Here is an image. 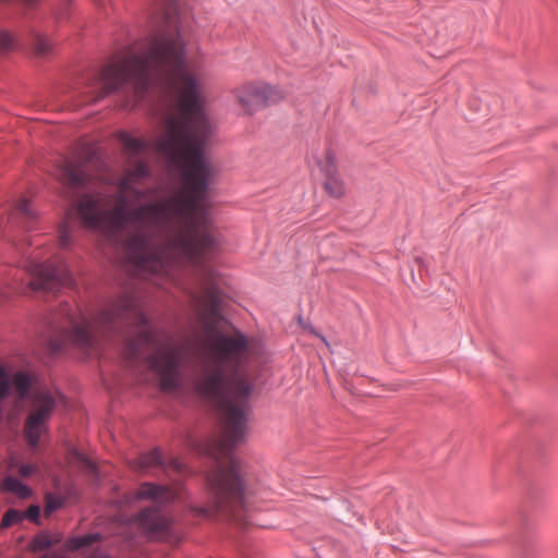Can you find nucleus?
Segmentation results:
<instances>
[{"instance_id":"f257e3e1","label":"nucleus","mask_w":558,"mask_h":558,"mask_svg":"<svg viewBox=\"0 0 558 558\" xmlns=\"http://www.w3.org/2000/svg\"><path fill=\"white\" fill-rule=\"evenodd\" d=\"M167 24V29H158L143 40L137 52H129L104 68L101 92L95 100L129 87L136 102L154 85L169 86L172 112L165 118L156 150L182 170L183 187L168 198L131 208L126 192L138 197L147 195L133 187L149 174L147 165L141 161L118 180L113 208L101 209L99 199L85 194L76 204V211L85 227L105 233L133 226L136 232L126 242L130 259L143 270L170 276L181 264L202 266L219 248L221 240L206 229L204 204L211 167L204 149L210 122L202 83L186 65L185 44L177 21Z\"/></svg>"},{"instance_id":"f03ea898","label":"nucleus","mask_w":558,"mask_h":558,"mask_svg":"<svg viewBox=\"0 0 558 558\" xmlns=\"http://www.w3.org/2000/svg\"><path fill=\"white\" fill-rule=\"evenodd\" d=\"M205 349L211 372L201 377L195 388L217 404L221 421V435L206 448L215 460V469L207 476L208 492L216 510L238 518L241 510L247 509L248 497L257 492L250 466L232 453L245 437L251 409L253 387L239 374L250 356L248 341L242 332L219 333L207 339Z\"/></svg>"},{"instance_id":"7ed1b4c3","label":"nucleus","mask_w":558,"mask_h":558,"mask_svg":"<svg viewBox=\"0 0 558 558\" xmlns=\"http://www.w3.org/2000/svg\"><path fill=\"white\" fill-rule=\"evenodd\" d=\"M65 316L68 328L62 329L59 339L51 340L53 351L68 348L90 354L97 345L99 333L106 331H121L124 327H135L137 336L130 342L131 352L135 353L143 344L154 342L156 331L141 311L138 300L130 293H124L116 301L108 303L94 322L82 318L76 320V313H71L69 304L61 307Z\"/></svg>"},{"instance_id":"20e7f679","label":"nucleus","mask_w":558,"mask_h":558,"mask_svg":"<svg viewBox=\"0 0 558 558\" xmlns=\"http://www.w3.org/2000/svg\"><path fill=\"white\" fill-rule=\"evenodd\" d=\"M184 352L185 348L182 343L167 341L150 354L148 363L158 375L162 390L170 391L180 387V366Z\"/></svg>"},{"instance_id":"39448f33","label":"nucleus","mask_w":558,"mask_h":558,"mask_svg":"<svg viewBox=\"0 0 558 558\" xmlns=\"http://www.w3.org/2000/svg\"><path fill=\"white\" fill-rule=\"evenodd\" d=\"M232 93L243 112L250 116L264 107L279 102L284 97L281 89L264 82L245 83Z\"/></svg>"},{"instance_id":"423d86ee","label":"nucleus","mask_w":558,"mask_h":558,"mask_svg":"<svg viewBox=\"0 0 558 558\" xmlns=\"http://www.w3.org/2000/svg\"><path fill=\"white\" fill-rule=\"evenodd\" d=\"M27 271L32 277L29 288L33 291H53L72 281L69 267L63 259L46 263H29Z\"/></svg>"},{"instance_id":"0eeeda50","label":"nucleus","mask_w":558,"mask_h":558,"mask_svg":"<svg viewBox=\"0 0 558 558\" xmlns=\"http://www.w3.org/2000/svg\"><path fill=\"white\" fill-rule=\"evenodd\" d=\"M34 410L28 415L24 434L32 448H36L41 436L47 432V423L56 407V400L48 391H40L33 397Z\"/></svg>"},{"instance_id":"6e6552de","label":"nucleus","mask_w":558,"mask_h":558,"mask_svg":"<svg viewBox=\"0 0 558 558\" xmlns=\"http://www.w3.org/2000/svg\"><path fill=\"white\" fill-rule=\"evenodd\" d=\"M130 523L149 541H165L172 535V519L156 508H145Z\"/></svg>"},{"instance_id":"1a4fd4ad","label":"nucleus","mask_w":558,"mask_h":558,"mask_svg":"<svg viewBox=\"0 0 558 558\" xmlns=\"http://www.w3.org/2000/svg\"><path fill=\"white\" fill-rule=\"evenodd\" d=\"M320 171L323 172L324 189L330 197L341 198L345 195V185L338 172L336 165V155L327 151L324 159L319 161Z\"/></svg>"},{"instance_id":"9d476101","label":"nucleus","mask_w":558,"mask_h":558,"mask_svg":"<svg viewBox=\"0 0 558 558\" xmlns=\"http://www.w3.org/2000/svg\"><path fill=\"white\" fill-rule=\"evenodd\" d=\"M174 497L173 492L168 486L145 482L135 490L133 498L138 500L169 502L173 500Z\"/></svg>"},{"instance_id":"9b49d317","label":"nucleus","mask_w":558,"mask_h":558,"mask_svg":"<svg viewBox=\"0 0 558 558\" xmlns=\"http://www.w3.org/2000/svg\"><path fill=\"white\" fill-rule=\"evenodd\" d=\"M59 180L70 186L78 187L84 185L86 175L81 163L73 160H65L58 173Z\"/></svg>"},{"instance_id":"f8f14e48","label":"nucleus","mask_w":558,"mask_h":558,"mask_svg":"<svg viewBox=\"0 0 558 558\" xmlns=\"http://www.w3.org/2000/svg\"><path fill=\"white\" fill-rule=\"evenodd\" d=\"M131 468L141 473H153L157 469L165 468V461L158 448L140 454L130 462Z\"/></svg>"},{"instance_id":"ddd939ff","label":"nucleus","mask_w":558,"mask_h":558,"mask_svg":"<svg viewBox=\"0 0 558 558\" xmlns=\"http://www.w3.org/2000/svg\"><path fill=\"white\" fill-rule=\"evenodd\" d=\"M0 490L12 493L21 499H27L32 496V489L14 476H7L0 484Z\"/></svg>"},{"instance_id":"4468645a","label":"nucleus","mask_w":558,"mask_h":558,"mask_svg":"<svg viewBox=\"0 0 558 558\" xmlns=\"http://www.w3.org/2000/svg\"><path fill=\"white\" fill-rule=\"evenodd\" d=\"M202 271L209 279V281L202 282L201 290L203 298H205L211 306H216L220 301V290L211 282L214 280V271L204 266H202Z\"/></svg>"},{"instance_id":"2eb2a0df","label":"nucleus","mask_w":558,"mask_h":558,"mask_svg":"<svg viewBox=\"0 0 558 558\" xmlns=\"http://www.w3.org/2000/svg\"><path fill=\"white\" fill-rule=\"evenodd\" d=\"M61 542L60 535H52L49 532H40L38 533L31 544L28 545V548L32 553H40L44 551L51 546H54Z\"/></svg>"},{"instance_id":"dca6fc26","label":"nucleus","mask_w":558,"mask_h":558,"mask_svg":"<svg viewBox=\"0 0 558 558\" xmlns=\"http://www.w3.org/2000/svg\"><path fill=\"white\" fill-rule=\"evenodd\" d=\"M118 140L123 144L124 149L133 155L140 154L149 145L147 141L134 137L126 131L119 132Z\"/></svg>"},{"instance_id":"f3484780","label":"nucleus","mask_w":558,"mask_h":558,"mask_svg":"<svg viewBox=\"0 0 558 558\" xmlns=\"http://www.w3.org/2000/svg\"><path fill=\"white\" fill-rule=\"evenodd\" d=\"M102 539L101 534L99 533H89L86 535L74 536L68 539L66 546L70 550L74 551L82 547L89 546L96 542H100Z\"/></svg>"},{"instance_id":"a211bd4d","label":"nucleus","mask_w":558,"mask_h":558,"mask_svg":"<svg viewBox=\"0 0 558 558\" xmlns=\"http://www.w3.org/2000/svg\"><path fill=\"white\" fill-rule=\"evenodd\" d=\"M11 384L14 386L20 398L23 399L27 396L31 388V378L26 373L17 372L14 374Z\"/></svg>"},{"instance_id":"6ab92c4d","label":"nucleus","mask_w":558,"mask_h":558,"mask_svg":"<svg viewBox=\"0 0 558 558\" xmlns=\"http://www.w3.org/2000/svg\"><path fill=\"white\" fill-rule=\"evenodd\" d=\"M24 518L22 511L16 509H9L1 520V527L7 529L13 524L22 522Z\"/></svg>"},{"instance_id":"aec40b11","label":"nucleus","mask_w":558,"mask_h":558,"mask_svg":"<svg viewBox=\"0 0 558 558\" xmlns=\"http://www.w3.org/2000/svg\"><path fill=\"white\" fill-rule=\"evenodd\" d=\"M16 47L15 38L5 31L0 32V53H8Z\"/></svg>"},{"instance_id":"412c9836","label":"nucleus","mask_w":558,"mask_h":558,"mask_svg":"<svg viewBox=\"0 0 558 558\" xmlns=\"http://www.w3.org/2000/svg\"><path fill=\"white\" fill-rule=\"evenodd\" d=\"M11 392V379L4 366L0 364V399L7 398Z\"/></svg>"},{"instance_id":"4be33fe9","label":"nucleus","mask_w":558,"mask_h":558,"mask_svg":"<svg viewBox=\"0 0 558 558\" xmlns=\"http://www.w3.org/2000/svg\"><path fill=\"white\" fill-rule=\"evenodd\" d=\"M15 211H17L25 220H33L36 218V213L32 209L29 202L25 198L19 201Z\"/></svg>"},{"instance_id":"5701e85b","label":"nucleus","mask_w":558,"mask_h":558,"mask_svg":"<svg viewBox=\"0 0 558 558\" xmlns=\"http://www.w3.org/2000/svg\"><path fill=\"white\" fill-rule=\"evenodd\" d=\"M71 460L73 462H77L84 469L88 470L90 473L96 472V464L89 459H87L85 456H83L81 452H78L76 449L72 450Z\"/></svg>"},{"instance_id":"b1692460","label":"nucleus","mask_w":558,"mask_h":558,"mask_svg":"<svg viewBox=\"0 0 558 558\" xmlns=\"http://www.w3.org/2000/svg\"><path fill=\"white\" fill-rule=\"evenodd\" d=\"M52 41L49 38L39 36L36 39V53L39 56L48 54L52 50Z\"/></svg>"},{"instance_id":"393cba45","label":"nucleus","mask_w":558,"mask_h":558,"mask_svg":"<svg viewBox=\"0 0 558 558\" xmlns=\"http://www.w3.org/2000/svg\"><path fill=\"white\" fill-rule=\"evenodd\" d=\"M23 518L39 524L40 507L38 505H31L26 511H22Z\"/></svg>"},{"instance_id":"a878e982","label":"nucleus","mask_w":558,"mask_h":558,"mask_svg":"<svg viewBox=\"0 0 558 558\" xmlns=\"http://www.w3.org/2000/svg\"><path fill=\"white\" fill-rule=\"evenodd\" d=\"M38 471H39V468L36 464H31V463L22 464L19 468V473L23 477H28V476L37 473Z\"/></svg>"},{"instance_id":"bb28decb","label":"nucleus","mask_w":558,"mask_h":558,"mask_svg":"<svg viewBox=\"0 0 558 558\" xmlns=\"http://www.w3.org/2000/svg\"><path fill=\"white\" fill-rule=\"evenodd\" d=\"M61 506V502L53 498L51 495L47 497V502L45 506V514L50 515L54 510H57Z\"/></svg>"},{"instance_id":"cd10ccee","label":"nucleus","mask_w":558,"mask_h":558,"mask_svg":"<svg viewBox=\"0 0 558 558\" xmlns=\"http://www.w3.org/2000/svg\"><path fill=\"white\" fill-rule=\"evenodd\" d=\"M59 242L62 247H66L70 244V230L65 225L60 228Z\"/></svg>"},{"instance_id":"c85d7f7f","label":"nucleus","mask_w":558,"mask_h":558,"mask_svg":"<svg viewBox=\"0 0 558 558\" xmlns=\"http://www.w3.org/2000/svg\"><path fill=\"white\" fill-rule=\"evenodd\" d=\"M66 549H58L46 553L38 558H66Z\"/></svg>"},{"instance_id":"c756f323","label":"nucleus","mask_w":558,"mask_h":558,"mask_svg":"<svg viewBox=\"0 0 558 558\" xmlns=\"http://www.w3.org/2000/svg\"><path fill=\"white\" fill-rule=\"evenodd\" d=\"M85 558H111V557L108 553H105L100 549H96L93 553H90L88 556H86Z\"/></svg>"},{"instance_id":"7c9ffc66","label":"nucleus","mask_w":558,"mask_h":558,"mask_svg":"<svg viewBox=\"0 0 558 558\" xmlns=\"http://www.w3.org/2000/svg\"><path fill=\"white\" fill-rule=\"evenodd\" d=\"M317 336L322 339V341L326 344V347H328V348H329V343H328V341L326 340V338H325L324 336H320V335H317Z\"/></svg>"},{"instance_id":"2f4dec72","label":"nucleus","mask_w":558,"mask_h":558,"mask_svg":"<svg viewBox=\"0 0 558 558\" xmlns=\"http://www.w3.org/2000/svg\"><path fill=\"white\" fill-rule=\"evenodd\" d=\"M12 219H13V216L11 215V216L9 217V220H8V221H10V222H11V221H12Z\"/></svg>"}]
</instances>
